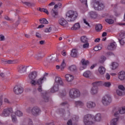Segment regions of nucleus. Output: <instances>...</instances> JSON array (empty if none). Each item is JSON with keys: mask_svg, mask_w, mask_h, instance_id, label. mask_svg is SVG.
<instances>
[{"mask_svg": "<svg viewBox=\"0 0 125 125\" xmlns=\"http://www.w3.org/2000/svg\"><path fill=\"white\" fill-rule=\"evenodd\" d=\"M102 116L101 114L98 113L95 116L91 114H87L84 116L83 122L85 125H92L95 124V122H101Z\"/></svg>", "mask_w": 125, "mask_h": 125, "instance_id": "obj_1", "label": "nucleus"}, {"mask_svg": "<svg viewBox=\"0 0 125 125\" xmlns=\"http://www.w3.org/2000/svg\"><path fill=\"white\" fill-rule=\"evenodd\" d=\"M66 18L68 21L73 22L78 18V12L73 11H69L66 14Z\"/></svg>", "mask_w": 125, "mask_h": 125, "instance_id": "obj_2", "label": "nucleus"}, {"mask_svg": "<svg viewBox=\"0 0 125 125\" xmlns=\"http://www.w3.org/2000/svg\"><path fill=\"white\" fill-rule=\"evenodd\" d=\"M69 96L72 99H76L81 96V92L77 89L72 88L69 90Z\"/></svg>", "mask_w": 125, "mask_h": 125, "instance_id": "obj_3", "label": "nucleus"}, {"mask_svg": "<svg viewBox=\"0 0 125 125\" xmlns=\"http://www.w3.org/2000/svg\"><path fill=\"white\" fill-rule=\"evenodd\" d=\"M93 87L91 88V91L90 93L93 95H94V94H97V93H98V86L99 85H101V82L98 81L94 82L93 83Z\"/></svg>", "mask_w": 125, "mask_h": 125, "instance_id": "obj_4", "label": "nucleus"}, {"mask_svg": "<svg viewBox=\"0 0 125 125\" xmlns=\"http://www.w3.org/2000/svg\"><path fill=\"white\" fill-rule=\"evenodd\" d=\"M112 102V98L109 95H106L102 98V103L104 106H108L110 105Z\"/></svg>", "mask_w": 125, "mask_h": 125, "instance_id": "obj_5", "label": "nucleus"}, {"mask_svg": "<svg viewBox=\"0 0 125 125\" xmlns=\"http://www.w3.org/2000/svg\"><path fill=\"white\" fill-rule=\"evenodd\" d=\"M45 80H46V78H44V77H42L37 80V81H36V80L31 81L30 83L32 85H36V84L42 85V83H43V81H45Z\"/></svg>", "mask_w": 125, "mask_h": 125, "instance_id": "obj_6", "label": "nucleus"}, {"mask_svg": "<svg viewBox=\"0 0 125 125\" xmlns=\"http://www.w3.org/2000/svg\"><path fill=\"white\" fill-rule=\"evenodd\" d=\"M112 113L115 117H116L117 115H119V114H125V107H122L119 109L114 108L112 110Z\"/></svg>", "mask_w": 125, "mask_h": 125, "instance_id": "obj_7", "label": "nucleus"}, {"mask_svg": "<svg viewBox=\"0 0 125 125\" xmlns=\"http://www.w3.org/2000/svg\"><path fill=\"white\" fill-rule=\"evenodd\" d=\"M118 40L121 45H124V44H125V33L124 32H121L120 33Z\"/></svg>", "mask_w": 125, "mask_h": 125, "instance_id": "obj_8", "label": "nucleus"}, {"mask_svg": "<svg viewBox=\"0 0 125 125\" xmlns=\"http://www.w3.org/2000/svg\"><path fill=\"white\" fill-rule=\"evenodd\" d=\"M13 112L12 108H7L4 109L2 111V117H8Z\"/></svg>", "mask_w": 125, "mask_h": 125, "instance_id": "obj_9", "label": "nucleus"}, {"mask_svg": "<svg viewBox=\"0 0 125 125\" xmlns=\"http://www.w3.org/2000/svg\"><path fill=\"white\" fill-rule=\"evenodd\" d=\"M118 88L119 90H117L116 91L117 95H119V96L125 95V87H124L123 85H120L118 86Z\"/></svg>", "mask_w": 125, "mask_h": 125, "instance_id": "obj_10", "label": "nucleus"}, {"mask_svg": "<svg viewBox=\"0 0 125 125\" xmlns=\"http://www.w3.org/2000/svg\"><path fill=\"white\" fill-rule=\"evenodd\" d=\"M31 113L33 116L35 117H38L39 115L41 113V109L37 106L34 107L31 110Z\"/></svg>", "mask_w": 125, "mask_h": 125, "instance_id": "obj_11", "label": "nucleus"}, {"mask_svg": "<svg viewBox=\"0 0 125 125\" xmlns=\"http://www.w3.org/2000/svg\"><path fill=\"white\" fill-rule=\"evenodd\" d=\"M14 92L16 94H21L23 92V88L20 86L17 85L14 88Z\"/></svg>", "mask_w": 125, "mask_h": 125, "instance_id": "obj_12", "label": "nucleus"}, {"mask_svg": "<svg viewBox=\"0 0 125 125\" xmlns=\"http://www.w3.org/2000/svg\"><path fill=\"white\" fill-rule=\"evenodd\" d=\"M58 24L62 27H66L68 24V22L65 19L62 18L58 20Z\"/></svg>", "mask_w": 125, "mask_h": 125, "instance_id": "obj_13", "label": "nucleus"}, {"mask_svg": "<svg viewBox=\"0 0 125 125\" xmlns=\"http://www.w3.org/2000/svg\"><path fill=\"white\" fill-rule=\"evenodd\" d=\"M37 77H38V72H37V71H33L28 75L29 79L31 81H35V79H36Z\"/></svg>", "mask_w": 125, "mask_h": 125, "instance_id": "obj_14", "label": "nucleus"}, {"mask_svg": "<svg viewBox=\"0 0 125 125\" xmlns=\"http://www.w3.org/2000/svg\"><path fill=\"white\" fill-rule=\"evenodd\" d=\"M54 83L60 85H64V83L62 80V78L59 77H56Z\"/></svg>", "mask_w": 125, "mask_h": 125, "instance_id": "obj_15", "label": "nucleus"}, {"mask_svg": "<svg viewBox=\"0 0 125 125\" xmlns=\"http://www.w3.org/2000/svg\"><path fill=\"white\" fill-rule=\"evenodd\" d=\"M116 48H117V43L115 42L110 43L107 46L108 50H115Z\"/></svg>", "mask_w": 125, "mask_h": 125, "instance_id": "obj_16", "label": "nucleus"}, {"mask_svg": "<svg viewBox=\"0 0 125 125\" xmlns=\"http://www.w3.org/2000/svg\"><path fill=\"white\" fill-rule=\"evenodd\" d=\"M86 106L88 109H93L96 106V104L93 102H88L86 104Z\"/></svg>", "mask_w": 125, "mask_h": 125, "instance_id": "obj_17", "label": "nucleus"}, {"mask_svg": "<svg viewBox=\"0 0 125 125\" xmlns=\"http://www.w3.org/2000/svg\"><path fill=\"white\" fill-rule=\"evenodd\" d=\"M65 78L67 82L71 83L74 81V76L70 74H67L65 75Z\"/></svg>", "mask_w": 125, "mask_h": 125, "instance_id": "obj_18", "label": "nucleus"}, {"mask_svg": "<svg viewBox=\"0 0 125 125\" xmlns=\"http://www.w3.org/2000/svg\"><path fill=\"white\" fill-rule=\"evenodd\" d=\"M59 90V85L54 83L53 87L51 88V92H52V93H54V92H57Z\"/></svg>", "mask_w": 125, "mask_h": 125, "instance_id": "obj_19", "label": "nucleus"}, {"mask_svg": "<svg viewBox=\"0 0 125 125\" xmlns=\"http://www.w3.org/2000/svg\"><path fill=\"white\" fill-rule=\"evenodd\" d=\"M18 70L19 73H24V72L27 71V66L23 65L19 66L18 67Z\"/></svg>", "mask_w": 125, "mask_h": 125, "instance_id": "obj_20", "label": "nucleus"}, {"mask_svg": "<svg viewBox=\"0 0 125 125\" xmlns=\"http://www.w3.org/2000/svg\"><path fill=\"white\" fill-rule=\"evenodd\" d=\"M88 15L91 18H92L93 19H95L96 18H97V16H98L97 13H96V12L95 11H90L88 13Z\"/></svg>", "mask_w": 125, "mask_h": 125, "instance_id": "obj_21", "label": "nucleus"}, {"mask_svg": "<svg viewBox=\"0 0 125 125\" xmlns=\"http://www.w3.org/2000/svg\"><path fill=\"white\" fill-rule=\"evenodd\" d=\"M118 78L121 81H124L125 80V72L124 71H121L118 75Z\"/></svg>", "mask_w": 125, "mask_h": 125, "instance_id": "obj_22", "label": "nucleus"}, {"mask_svg": "<svg viewBox=\"0 0 125 125\" xmlns=\"http://www.w3.org/2000/svg\"><path fill=\"white\" fill-rule=\"evenodd\" d=\"M83 66L80 67V70H83L86 68V65L88 64V61H85L84 59H83L81 61Z\"/></svg>", "mask_w": 125, "mask_h": 125, "instance_id": "obj_23", "label": "nucleus"}, {"mask_svg": "<svg viewBox=\"0 0 125 125\" xmlns=\"http://www.w3.org/2000/svg\"><path fill=\"white\" fill-rule=\"evenodd\" d=\"M75 105H76L77 107H80V108H83V107L84 106V104L83 103V102L81 101H77L75 102Z\"/></svg>", "mask_w": 125, "mask_h": 125, "instance_id": "obj_24", "label": "nucleus"}, {"mask_svg": "<svg viewBox=\"0 0 125 125\" xmlns=\"http://www.w3.org/2000/svg\"><path fill=\"white\" fill-rule=\"evenodd\" d=\"M98 71L101 75H104L106 72V69L104 66H101L99 67Z\"/></svg>", "mask_w": 125, "mask_h": 125, "instance_id": "obj_25", "label": "nucleus"}, {"mask_svg": "<svg viewBox=\"0 0 125 125\" xmlns=\"http://www.w3.org/2000/svg\"><path fill=\"white\" fill-rule=\"evenodd\" d=\"M70 55L71 57H77L78 56V50L75 49H72Z\"/></svg>", "mask_w": 125, "mask_h": 125, "instance_id": "obj_26", "label": "nucleus"}, {"mask_svg": "<svg viewBox=\"0 0 125 125\" xmlns=\"http://www.w3.org/2000/svg\"><path fill=\"white\" fill-rule=\"evenodd\" d=\"M2 63L3 64H14L15 62L14 61L10 60H2Z\"/></svg>", "mask_w": 125, "mask_h": 125, "instance_id": "obj_27", "label": "nucleus"}, {"mask_svg": "<svg viewBox=\"0 0 125 125\" xmlns=\"http://www.w3.org/2000/svg\"><path fill=\"white\" fill-rule=\"evenodd\" d=\"M81 28V25L79 23H76L74 24L73 27L71 28V30H73L74 31H76V30H79Z\"/></svg>", "mask_w": 125, "mask_h": 125, "instance_id": "obj_28", "label": "nucleus"}, {"mask_svg": "<svg viewBox=\"0 0 125 125\" xmlns=\"http://www.w3.org/2000/svg\"><path fill=\"white\" fill-rule=\"evenodd\" d=\"M91 75H92V73L90 71H86L84 72L83 74V77H84L85 78H87V79H88V78H89V77H90Z\"/></svg>", "mask_w": 125, "mask_h": 125, "instance_id": "obj_29", "label": "nucleus"}, {"mask_svg": "<svg viewBox=\"0 0 125 125\" xmlns=\"http://www.w3.org/2000/svg\"><path fill=\"white\" fill-rule=\"evenodd\" d=\"M93 7L95 10H98L99 1H95L92 3Z\"/></svg>", "mask_w": 125, "mask_h": 125, "instance_id": "obj_30", "label": "nucleus"}, {"mask_svg": "<svg viewBox=\"0 0 125 125\" xmlns=\"http://www.w3.org/2000/svg\"><path fill=\"white\" fill-rule=\"evenodd\" d=\"M51 14L54 18H57L58 17V12L54 11V10H51Z\"/></svg>", "mask_w": 125, "mask_h": 125, "instance_id": "obj_31", "label": "nucleus"}, {"mask_svg": "<svg viewBox=\"0 0 125 125\" xmlns=\"http://www.w3.org/2000/svg\"><path fill=\"white\" fill-rule=\"evenodd\" d=\"M118 121H119V119L118 118L113 119L110 121V125H117Z\"/></svg>", "mask_w": 125, "mask_h": 125, "instance_id": "obj_32", "label": "nucleus"}, {"mask_svg": "<svg viewBox=\"0 0 125 125\" xmlns=\"http://www.w3.org/2000/svg\"><path fill=\"white\" fill-rule=\"evenodd\" d=\"M119 64L116 62H112L111 64V69L112 70H116L118 68Z\"/></svg>", "mask_w": 125, "mask_h": 125, "instance_id": "obj_33", "label": "nucleus"}, {"mask_svg": "<svg viewBox=\"0 0 125 125\" xmlns=\"http://www.w3.org/2000/svg\"><path fill=\"white\" fill-rule=\"evenodd\" d=\"M68 70H69L70 72H75L77 71V66L74 65H71L68 67Z\"/></svg>", "mask_w": 125, "mask_h": 125, "instance_id": "obj_34", "label": "nucleus"}, {"mask_svg": "<svg viewBox=\"0 0 125 125\" xmlns=\"http://www.w3.org/2000/svg\"><path fill=\"white\" fill-rule=\"evenodd\" d=\"M103 85L105 87H107V88H110V87H111V85H112V84L111 83V82H104L103 84Z\"/></svg>", "mask_w": 125, "mask_h": 125, "instance_id": "obj_35", "label": "nucleus"}, {"mask_svg": "<svg viewBox=\"0 0 125 125\" xmlns=\"http://www.w3.org/2000/svg\"><path fill=\"white\" fill-rule=\"evenodd\" d=\"M102 25L100 24H98L96 25V30L97 31V32H100L101 30H102Z\"/></svg>", "mask_w": 125, "mask_h": 125, "instance_id": "obj_36", "label": "nucleus"}, {"mask_svg": "<svg viewBox=\"0 0 125 125\" xmlns=\"http://www.w3.org/2000/svg\"><path fill=\"white\" fill-rule=\"evenodd\" d=\"M104 8H105V6L104 5V4L99 2L98 10H103Z\"/></svg>", "mask_w": 125, "mask_h": 125, "instance_id": "obj_37", "label": "nucleus"}, {"mask_svg": "<svg viewBox=\"0 0 125 125\" xmlns=\"http://www.w3.org/2000/svg\"><path fill=\"white\" fill-rule=\"evenodd\" d=\"M15 115L18 117H22L23 116V112L20 110H17L15 112Z\"/></svg>", "mask_w": 125, "mask_h": 125, "instance_id": "obj_38", "label": "nucleus"}, {"mask_svg": "<svg viewBox=\"0 0 125 125\" xmlns=\"http://www.w3.org/2000/svg\"><path fill=\"white\" fill-rule=\"evenodd\" d=\"M65 67H66V63H65V61L63 60L60 65V69L62 70Z\"/></svg>", "mask_w": 125, "mask_h": 125, "instance_id": "obj_39", "label": "nucleus"}, {"mask_svg": "<svg viewBox=\"0 0 125 125\" xmlns=\"http://www.w3.org/2000/svg\"><path fill=\"white\" fill-rule=\"evenodd\" d=\"M81 41L82 42H87V38L86 36H82L81 38Z\"/></svg>", "mask_w": 125, "mask_h": 125, "instance_id": "obj_40", "label": "nucleus"}, {"mask_svg": "<svg viewBox=\"0 0 125 125\" xmlns=\"http://www.w3.org/2000/svg\"><path fill=\"white\" fill-rule=\"evenodd\" d=\"M106 59V57H105L104 56H102L99 60L100 63H104V62H105Z\"/></svg>", "mask_w": 125, "mask_h": 125, "instance_id": "obj_41", "label": "nucleus"}, {"mask_svg": "<svg viewBox=\"0 0 125 125\" xmlns=\"http://www.w3.org/2000/svg\"><path fill=\"white\" fill-rule=\"evenodd\" d=\"M57 112L63 116L65 114V110L64 109H60L57 111Z\"/></svg>", "mask_w": 125, "mask_h": 125, "instance_id": "obj_42", "label": "nucleus"}, {"mask_svg": "<svg viewBox=\"0 0 125 125\" xmlns=\"http://www.w3.org/2000/svg\"><path fill=\"white\" fill-rule=\"evenodd\" d=\"M12 121L13 123H17V118H16V116L15 115L12 114L11 115Z\"/></svg>", "mask_w": 125, "mask_h": 125, "instance_id": "obj_43", "label": "nucleus"}, {"mask_svg": "<svg viewBox=\"0 0 125 125\" xmlns=\"http://www.w3.org/2000/svg\"><path fill=\"white\" fill-rule=\"evenodd\" d=\"M40 22L41 24H48V21L45 19H43L42 20H40Z\"/></svg>", "mask_w": 125, "mask_h": 125, "instance_id": "obj_44", "label": "nucleus"}, {"mask_svg": "<svg viewBox=\"0 0 125 125\" xmlns=\"http://www.w3.org/2000/svg\"><path fill=\"white\" fill-rule=\"evenodd\" d=\"M23 4H25V5H27V6H28V7H31V6H34V5H35L34 3L28 2H23Z\"/></svg>", "mask_w": 125, "mask_h": 125, "instance_id": "obj_45", "label": "nucleus"}, {"mask_svg": "<svg viewBox=\"0 0 125 125\" xmlns=\"http://www.w3.org/2000/svg\"><path fill=\"white\" fill-rule=\"evenodd\" d=\"M105 22L108 24H113V23H114V21L111 19H105Z\"/></svg>", "mask_w": 125, "mask_h": 125, "instance_id": "obj_46", "label": "nucleus"}, {"mask_svg": "<svg viewBox=\"0 0 125 125\" xmlns=\"http://www.w3.org/2000/svg\"><path fill=\"white\" fill-rule=\"evenodd\" d=\"M52 30V28L51 27H49L48 28H46L44 30L45 33H50L51 30Z\"/></svg>", "mask_w": 125, "mask_h": 125, "instance_id": "obj_47", "label": "nucleus"}, {"mask_svg": "<svg viewBox=\"0 0 125 125\" xmlns=\"http://www.w3.org/2000/svg\"><path fill=\"white\" fill-rule=\"evenodd\" d=\"M83 48H88L89 46V43L86 42V43L83 44Z\"/></svg>", "mask_w": 125, "mask_h": 125, "instance_id": "obj_48", "label": "nucleus"}, {"mask_svg": "<svg viewBox=\"0 0 125 125\" xmlns=\"http://www.w3.org/2000/svg\"><path fill=\"white\" fill-rule=\"evenodd\" d=\"M80 1H81L82 3H83V4H85V6H87V0H80Z\"/></svg>", "mask_w": 125, "mask_h": 125, "instance_id": "obj_49", "label": "nucleus"}, {"mask_svg": "<svg viewBox=\"0 0 125 125\" xmlns=\"http://www.w3.org/2000/svg\"><path fill=\"white\" fill-rule=\"evenodd\" d=\"M60 95L62 97H64V96H66V91H62V92L60 93Z\"/></svg>", "mask_w": 125, "mask_h": 125, "instance_id": "obj_50", "label": "nucleus"}, {"mask_svg": "<svg viewBox=\"0 0 125 125\" xmlns=\"http://www.w3.org/2000/svg\"><path fill=\"white\" fill-rule=\"evenodd\" d=\"M43 98L44 102H48L49 98L46 95L43 96Z\"/></svg>", "mask_w": 125, "mask_h": 125, "instance_id": "obj_51", "label": "nucleus"}, {"mask_svg": "<svg viewBox=\"0 0 125 125\" xmlns=\"http://www.w3.org/2000/svg\"><path fill=\"white\" fill-rule=\"evenodd\" d=\"M72 120H73V121H78L79 120V116L77 115H73L72 117Z\"/></svg>", "mask_w": 125, "mask_h": 125, "instance_id": "obj_52", "label": "nucleus"}, {"mask_svg": "<svg viewBox=\"0 0 125 125\" xmlns=\"http://www.w3.org/2000/svg\"><path fill=\"white\" fill-rule=\"evenodd\" d=\"M5 40V38L4 37V36L3 35H0V41H3Z\"/></svg>", "mask_w": 125, "mask_h": 125, "instance_id": "obj_53", "label": "nucleus"}, {"mask_svg": "<svg viewBox=\"0 0 125 125\" xmlns=\"http://www.w3.org/2000/svg\"><path fill=\"white\" fill-rule=\"evenodd\" d=\"M4 19H5V20H7V21H12V19L9 18V17H8V16H4Z\"/></svg>", "mask_w": 125, "mask_h": 125, "instance_id": "obj_54", "label": "nucleus"}, {"mask_svg": "<svg viewBox=\"0 0 125 125\" xmlns=\"http://www.w3.org/2000/svg\"><path fill=\"white\" fill-rule=\"evenodd\" d=\"M38 90L39 91V92H42V91H43L42 85H39V87L38 88Z\"/></svg>", "mask_w": 125, "mask_h": 125, "instance_id": "obj_55", "label": "nucleus"}, {"mask_svg": "<svg viewBox=\"0 0 125 125\" xmlns=\"http://www.w3.org/2000/svg\"><path fill=\"white\" fill-rule=\"evenodd\" d=\"M4 102H5V103H7L8 104H10V101H9V100H8L7 98H5L4 99Z\"/></svg>", "mask_w": 125, "mask_h": 125, "instance_id": "obj_56", "label": "nucleus"}, {"mask_svg": "<svg viewBox=\"0 0 125 125\" xmlns=\"http://www.w3.org/2000/svg\"><path fill=\"white\" fill-rule=\"evenodd\" d=\"M105 78L106 80H110V74H109V73H106L105 75Z\"/></svg>", "mask_w": 125, "mask_h": 125, "instance_id": "obj_57", "label": "nucleus"}, {"mask_svg": "<svg viewBox=\"0 0 125 125\" xmlns=\"http://www.w3.org/2000/svg\"><path fill=\"white\" fill-rule=\"evenodd\" d=\"M83 22L84 23V24L87 25V26H88V27H89V24L88 23V22L86 21V20L85 19H83Z\"/></svg>", "mask_w": 125, "mask_h": 125, "instance_id": "obj_58", "label": "nucleus"}, {"mask_svg": "<svg viewBox=\"0 0 125 125\" xmlns=\"http://www.w3.org/2000/svg\"><path fill=\"white\" fill-rule=\"evenodd\" d=\"M67 125H73V123L72 122L71 120H68V121L67 122Z\"/></svg>", "mask_w": 125, "mask_h": 125, "instance_id": "obj_59", "label": "nucleus"}, {"mask_svg": "<svg viewBox=\"0 0 125 125\" xmlns=\"http://www.w3.org/2000/svg\"><path fill=\"white\" fill-rule=\"evenodd\" d=\"M36 36L39 38H42V36L41 35V34H40V33L38 32L36 33Z\"/></svg>", "mask_w": 125, "mask_h": 125, "instance_id": "obj_60", "label": "nucleus"}, {"mask_svg": "<svg viewBox=\"0 0 125 125\" xmlns=\"http://www.w3.org/2000/svg\"><path fill=\"white\" fill-rule=\"evenodd\" d=\"M94 50H95V51H98V50H99V49H98V46H96L94 48Z\"/></svg>", "mask_w": 125, "mask_h": 125, "instance_id": "obj_61", "label": "nucleus"}, {"mask_svg": "<svg viewBox=\"0 0 125 125\" xmlns=\"http://www.w3.org/2000/svg\"><path fill=\"white\" fill-rule=\"evenodd\" d=\"M94 42H100V38L96 39Z\"/></svg>", "mask_w": 125, "mask_h": 125, "instance_id": "obj_62", "label": "nucleus"}, {"mask_svg": "<svg viewBox=\"0 0 125 125\" xmlns=\"http://www.w3.org/2000/svg\"><path fill=\"white\" fill-rule=\"evenodd\" d=\"M2 105V97H0V106Z\"/></svg>", "mask_w": 125, "mask_h": 125, "instance_id": "obj_63", "label": "nucleus"}, {"mask_svg": "<svg viewBox=\"0 0 125 125\" xmlns=\"http://www.w3.org/2000/svg\"><path fill=\"white\" fill-rule=\"evenodd\" d=\"M46 125H54V123L53 122H50V123L46 124Z\"/></svg>", "mask_w": 125, "mask_h": 125, "instance_id": "obj_64", "label": "nucleus"}]
</instances>
